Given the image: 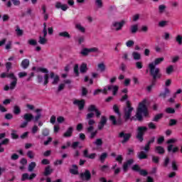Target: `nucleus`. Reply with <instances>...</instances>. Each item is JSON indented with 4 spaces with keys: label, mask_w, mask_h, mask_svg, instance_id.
<instances>
[{
    "label": "nucleus",
    "mask_w": 182,
    "mask_h": 182,
    "mask_svg": "<svg viewBox=\"0 0 182 182\" xmlns=\"http://www.w3.org/2000/svg\"><path fill=\"white\" fill-rule=\"evenodd\" d=\"M163 60H164V58H159L155 59L154 62L149 64L150 73L151 76H153L154 79H157V77H161V74H160V69L159 68H156V66H157V65H160Z\"/></svg>",
    "instance_id": "1"
},
{
    "label": "nucleus",
    "mask_w": 182,
    "mask_h": 182,
    "mask_svg": "<svg viewBox=\"0 0 182 182\" xmlns=\"http://www.w3.org/2000/svg\"><path fill=\"white\" fill-rule=\"evenodd\" d=\"M148 103L149 102L147 100H144L139 103L136 111V119H138V120H141L143 116L146 117L149 114V112L147 111Z\"/></svg>",
    "instance_id": "2"
},
{
    "label": "nucleus",
    "mask_w": 182,
    "mask_h": 182,
    "mask_svg": "<svg viewBox=\"0 0 182 182\" xmlns=\"http://www.w3.org/2000/svg\"><path fill=\"white\" fill-rule=\"evenodd\" d=\"M107 90H112V94L115 96L116 93L119 90V87L117 85H109L105 87L103 90L97 89L94 91V95H99V93H103L104 95H107Z\"/></svg>",
    "instance_id": "3"
},
{
    "label": "nucleus",
    "mask_w": 182,
    "mask_h": 182,
    "mask_svg": "<svg viewBox=\"0 0 182 182\" xmlns=\"http://www.w3.org/2000/svg\"><path fill=\"white\" fill-rule=\"evenodd\" d=\"M1 77L4 78V77H10V79L13 80V82L10 84V87L9 85H6L4 87V90H9V89H15V86H16V82L18 80H16V77H15V75H14V73H3L1 74Z\"/></svg>",
    "instance_id": "4"
},
{
    "label": "nucleus",
    "mask_w": 182,
    "mask_h": 182,
    "mask_svg": "<svg viewBox=\"0 0 182 182\" xmlns=\"http://www.w3.org/2000/svg\"><path fill=\"white\" fill-rule=\"evenodd\" d=\"M33 70H36V72H41V73H46L44 76V82L43 85H46L47 83H49V75L48 73H49V71L48 69L42 67H33Z\"/></svg>",
    "instance_id": "5"
},
{
    "label": "nucleus",
    "mask_w": 182,
    "mask_h": 182,
    "mask_svg": "<svg viewBox=\"0 0 182 182\" xmlns=\"http://www.w3.org/2000/svg\"><path fill=\"white\" fill-rule=\"evenodd\" d=\"M46 35H48V30L46 29V23H44L43 36H40L38 41V43H40V45H45L46 42H48V39H46Z\"/></svg>",
    "instance_id": "6"
},
{
    "label": "nucleus",
    "mask_w": 182,
    "mask_h": 182,
    "mask_svg": "<svg viewBox=\"0 0 182 182\" xmlns=\"http://www.w3.org/2000/svg\"><path fill=\"white\" fill-rule=\"evenodd\" d=\"M133 112V107L130 106V102H127V107L124 108V119L125 120H129L130 116Z\"/></svg>",
    "instance_id": "7"
},
{
    "label": "nucleus",
    "mask_w": 182,
    "mask_h": 182,
    "mask_svg": "<svg viewBox=\"0 0 182 182\" xmlns=\"http://www.w3.org/2000/svg\"><path fill=\"white\" fill-rule=\"evenodd\" d=\"M147 132V127H138L136 139H138L139 141H143V136L144 135V132Z\"/></svg>",
    "instance_id": "8"
},
{
    "label": "nucleus",
    "mask_w": 182,
    "mask_h": 182,
    "mask_svg": "<svg viewBox=\"0 0 182 182\" xmlns=\"http://www.w3.org/2000/svg\"><path fill=\"white\" fill-rule=\"evenodd\" d=\"M126 23V21L122 20L120 22H114L112 23V26L115 31H120Z\"/></svg>",
    "instance_id": "9"
},
{
    "label": "nucleus",
    "mask_w": 182,
    "mask_h": 182,
    "mask_svg": "<svg viewBox=\"0 0 182 182\" xmlns=\"http://www.w3.org/2000/svg\"><path fill=\"white\" fill-rule=\"evenodd\" d=\"M132 170H134V171H138L141 176H146L147 174L146 170H140V166L136 164L132 166Z\"/></svg>",
    "instance_id": "10"
},
{
    "label": "nucleus",
    "mask_w": 182,
    "mask_h": 182,
    "mask_svg": "<svg viewBox=\"0 0 182 182\" xmlns=\"http://www.w3.org/2000/svg\"><path fill=\"white\" fill-rule=\"evenodd\" d=\"M36 177V173H31L30 176L28 173H23L21 177V181H25V180H33Z\"/></svg>",
    "instance_id": "11"
},
{
    "label": "nucleus",
    "mask_w": 182,
    "mask_h": 182,
    "mask_svg": "<svg viewBox=\"0 0 182 182\" xmlns=\"http://www.w3.org/2000/svg\"><path fill=\"white\" fill-rule=\"evenodd\" d=\"M50 77L53 79V85H58V83H59V75H55L54 73H50Z\"/></svg>",
    "instance_id": "12"
},
{
    "label": "nucleus",
    "mask_w": 182,
    "mask_h": 182,
    "mask_svg": "<svg viewBox=\"0 0 182 182\" xmlns=\"http://www.w3.org/2000/svg\"><path fill=\"white\" fill-rule=\"evenodd\" d=\"M88 112H95L97 117H100V111L95 105H90L88 107Z\"/></svg>",
    "instance_id": "13"
},
{
    "label": "nucleus",
    "mask_w": 182,
    "mask_h": 182,
    "mask_svg": "<svg viewBox=\"0 0 182 182\" xmlns=\"http://www.w3.org/2000/svg\"><path fill=\"white\" fill-rule=\"evenodd\" d=\"M73 103L74 105H77V106H78L80 110H82L83 107H85V100H74Z\"/></svg>",
    "instance_id": "14"
},
{
    "label": "nucleus",
    "mask_w": 182,
    "mask_h": 182,
    "mask_svg": "<svg viewBox=\"0 0 182 182\" xmlns=\"http://www.w3.org/2000/svg\"><path fill=\"white\" fill-rule=\"evenodd\" d=\"M107 122V119L106 118V117H102L101 120L98 124V129L100 130H102V129L105 127V124H106Z\"/></svg>",
    "instance_id": "15"
},
{
    "label": "nucleus",
    "mask_w": 182,
    "mask_h": 182,
    "mask_svg": "<svg viewBox=\"0 0 182 182\" xmlns=\"http://www.w3.org/2000/svg\"><path fill=\"white\" fill-rule=\"evenodd\" d=\"M130 134H125L124 132H121L119 134V137H121L122 139H124V140L122 141V143H126V141H127V140H129V139H130Z\"/></svg>",
    "instance_id": "16"
},
{
    "label": "nucleus",
    "mask_w": 182,
    "mask_h": 182,
    "mask_svg": "<svg viewBox=\"0 0 182 182\" xmlns=\"http://www.w3.org/2000/svg\"><path fill=\"white\" fill-rule=\"evenodd\" d=\"M55 8L58 9H62V11H66L69 7L66 4H62L60 2H57L55 4Z\"/></svg>",
    "instance_id": "17"
},
{
    "label": "nucleus",
    "mask_w": 182,
    "mask_h": 182,
    "mask_svg": "<svg viewBox=\"0 0 182 182\" xmlns=\"http://www.w3.org/2000/svg\"><path fill=\"white\" fill-rule=\"evenodd\" d=\"M134 161L133 159H129L125 164H124V166H123L124 171H127L129 166H132V164H133Z\"/></svg>",
    "instance_id": "18"
},
{
    "label": "nucleus",
    "mask_w": 182,
    "mask_h": 182,
    "mask_svg": "<svg viewBox=\"0 0 182 182\" xmlns=\"http://www.w3.org/2000/svg\"><path fill=\"white\" fill-rule=\"evenodd\" d=\"M132 58L134 60H140L141 59V55L139 52L134 51L132 53Z\"/></svg>",
    "instance_id": "19"
},
{
    "label": "nucleus",
    "mask_w": 182,
    "mask_h": 182,
    "mask_svg": "<svg viewBox=\"0 0 182 182\" xmlns=\"http://www.w3.org/2000/svg\"><path fill=\"white\" fill-rule=\"evenodd\" d=\"M69 85L70 84V80H66L64 81V83H61L58 86V92H60V90H63V89H65V85Z\"/></svg>",
    "instance_id": "20"
},
{
    "label": "nucleus",
    "mask_w": 182,
    "mask_h": 182,
    "mask_svg": "<svg viewBox=\"0 0 182 182\" xmlns=\"http://www.w3.org/2000/svg\"><path fill=\"white\" fill-rule=\"evenodd\" d=\"M81 178L84 180H89L90 178V172L87 170L84 173H81Z\"/></svg>",
    "instance_id": "21"
},
{
    "label": "nucleus",
    "mask_w": 182,
    "mask_h": 182,
    "mask_svg": "<svg viewBox=\"0 0 182 182\" xmlns=\"http://www.w3.org/2000/svg\"><path fill=\"white\" fill-rule=\"evenodd\" d=\"M73 133V127H70L65 133L63 134L64 137H70L72 136V134Z\"/></svg>",
    "instance_id": "22"
},
{
    "label": "nucleus",
    "mask_w": 182,
    "mask_h": 182,
    "mask_svg": "<svg viewBox=\"0 0 182 182\" xmlns=\"http://www.w3.org/2000/svg\"><path fill=\"white\" fill-rule=\"evenodd\" d=\"M154 142V138H152L144 148H141V150H145V151H149L150 150V144Z\"/></svg>",
    "instance_id": "23"
},
{
    "label": "nucleus",
    "mask_w": 182,
    "mask_h": 182,
    "mask_svg": "<svg viewBox=\"0 0 182 182\" xmlns=\"http://www.w3.org/2000/svg\"><path fill=\"white\" fill-rule=\"evenodd\" d=\"M23 119L26 120V122L29 123V122H31V120L33 119V115H32V114H25L23 116Z\"/></svg>",
    "instance_id": "24"
},
{
    "label": "nucleus",
    "mask_w": 182,
    "mask_h": 182,
    "mask_svg": "<svg viewBox=\"0 0 182 182\" xmlns=\"http://www.w3.org/2000/svg\"><path fill=\"white\" fill-rule=\"evenodd\" d=\"M84 157H87V159H93L95 157H96V154H91L89 155L87 153V150L84 151Z\"/></svg>",
    "instance_id": "25"
},
{
    "label": "nucleus",
    "mask_w": 182,
    "mask_h": 182,
    "mask_svg": "<svg viewBox=\"0 0 182 182\" xmlns=\"http://www.w3.org/2000/svg\"><path fill=\"white\" fill-rule=\"evenodd\" d=\"M106 70V65H105L104 63H100L97 65V70H100V72H105Z\"/></svg>",
    "instance_id": "26"
},
{
    "label": "nucleus",
    "mask_w": 182,
    "mask_h": 182,
    "mask_svg": "<svg viewBox=\"0 0 182 182\" xmlns=\"http://www.w3.org/2000/svg\"><path fill=\"white\" fill-rule=\"evenodd\" d=\"M80 71L81 73H85L87 71V65L86 63H82L80 67Z\"/></svg>",
    "instance_id": "27"
},
{
    "label": "nucleus",
    "mask_w": 182,
    "mask_h": 182,
    "mask_svg": "<svg viewBox=\"0 0 182 182\" xmlns=\"http://www.w3.org/2000/svg\"><path fill=\"white\" fill-rule=\"evenodd\" d=\"M178 151V148L177 146H173V144H170L168 146V151H172L173 153H176V151Z\"/></svg>",
    "instance_id": "28"
},
{
    "label": "nucleus",
    "mask_w": 182,
    "mask_h": 182,
    "mask_svg": "<svg viewBox=\"0 0 182 182\" xmlns=\"http://www.w3.org/2000/svg\"><path fill=\"white\" fill-rule=\"evenodd\" d=\"M41 112V109L36 110V113H37V115L34 118V122H38V120H39L41 119V117L42 116V114Z\"/></svg>",
    "instance_id": "29"
},
{
    "label": "nucleus",
    "mask_w": 182,
    "mask_h": 182,
    "mask_svg": "<svg viewBox=\"0 0 182 182\" xmlns=\"http://www.w3.org/2000/svg\"><path fill=\"white\" fill-rule=\"evenodd\" d=\"M21 66L23 69H26L29 66V60L25 59L21 62Z\"/></svg>",
    "instance_id": "30"
},
{
    "label": "nucleus",
    "mask_w": 182,
    "mask_h": 182,
    "mask_svg": "<svg viewBox=\"0 0 182 182\" xmlns=\"http://www.w3.org/2000/svg\"><path fill=\"white\" fill-rule=\"evenodd\" d=\"M138 157L140 160H143V159H147V155L144 151H141V152L138 153Z\"/></svg>",
    "instance_id": "31"
},
{
    "label": "nucleus",
    "mask_w": 182,
    "mask_h": 182,
    "mask_svg": "<svg viewBox=\"0 0 182 182\" xmlns=\"http://www.w3.org/2000/svg\"><path fill=\"white\" fill-rule=\"evenodd\" d=\"M168 95H170V90H168V88H166L165 91L160 94V96L164 99Z\"/></svg>",
    "instance_id": "32"
},
{
    "label": "nucleus",
    "mask_w": 182,
    "mask_h": 182,
    "mask_svg": "<svg viewBox=\"0 0 182 182\" xmlns=\"http://www.w3.org/2000/svg\"><path fill=\"white\" fill-rule=\"evenodd\" d=\"M71 174H77L79 172L77 171V166L73 165V168L70 170Z\"/></svg>",
    "instance_id": "33"
},
{
    "label": "nucleus",
    "mask_w": 182,
    "mask_h": 182,
    "mask_svg": "<svg viewBox=\"0 0 182 182\" xmlns=\"http://www.w3.org/2000/svg\"><path fill=\"white\" fill-rule=\"evenodd\" d=\"M75 28H76V29H77L78 31H80V32L85 33V27H83V26H82V24H80V23H77V24L75 25Z\"/></svg>",
    "instance_id": "34"
},
{
    "label": "nucleus",
    "mask_w": 182,
    "mask_h": 182,
    "mask_svg": "<svg viewBox=\"0 0 182 182\" xmlns=\"http://www.w3.org/2000/svg\"><path fill=\"white\" fill-rule=\"evenodd\" d=\"M171 167L174 171H177V170H178V165L177 164V161H173L171 163Z\"/></svg>",
    "instance_id": "35"
},
{
    "label": "nucleus",
    "mask_w": 182,
    "mask_h": 182,
    "mask_svg": "<svg viewBox=\"0 0 182 182\" xmlns=\"http://www.w3.org/2000/svg\"><path fill=\"white\" fill-rule=\"evenodd\" d=\"M16 33L17 36H22V35H23V31L21 30L19 26H17L16 27Z\"/></svg>",
    "instance_id": "36"
},
{
    "label": "nucleus",
    "mask_w": 182,
    "mask_h": 182,
    "mask_svg": "<svg viewBox=\"0 0 182 182\" xmlns=\"http://www.w3.org/2000/svg\"><path fill=\"white\" fill-rule=\"evenodd\" d=\"M139 29V26L137 24L132 25L131 26V32L132 33H136Z\"/></svg>",
    "instance_id": "37"
},
{
    "label": "nucleus",
    "mask_w": 182,
    "mask_h": 182,
    "mask_svg": "<svg viewBox=\"0 0 182 182\" xmlns=\"http://www.w3.org/2000/svg\"><path fill=\"white\" fill-rule=\"evenodd\" d=\"M52 168H50V166H47L46 168L44 176H49L52 173Z\"/></svg>",
    "instance_id": "38"
},
{
    "label": "nucleus",
    "mask_w": 182,
    "mask_h": 182,
    "mask_svg": "<svg viewBox=\"0 0 182 182\" xmlns=\"http://www.w3.org/2000/svg\"><path fill=\"white\" fill-rule=\"evenodd\" d=\"M156 153H159V154H163L164 153V148L161 147V146H156Z\"/></svg>",
    "instance_id": "39"
},
{
    "label": "nucleus",
    "mask_w": 182,
    "mask_h": 182,
    "mask_svg": "<svg viewBox=\"0 0 182 182\" xmlns=\"http://www.w3.org/2000/svg\"><path fill=\"white\" fill-rule=\"evenodd\" d=\"M81 55H82V56H87V55H89V53H90V52L89 51V48H83L81 52H80Z\"/></svg>",
    "instance_id": "40"
},
{
    "label": "nucleus",
    "mask_w": 182,
    "mask_h": 182,
    "mask_svg": "<svg viewBox=\"0 0 182 182\" xmlns=\"http://www.w3.org/2000/svg\"><path fill=\"white\" fill-rule=\"evenodd\" d=\"M107 157V153H102V155L100 156V160L101 163H105V160H106V158Z\"/></svg>",
    "instance_id": "41"
},
{
    "label": "nucleus",
    "mask_w": 182,
    "mask_h": 182,
    "mask_svg": "<svg viewBox=\"0 0 182 182\" xmlns=\"http://www.w3.org/2000/svg\"><path fill=\"white\" fill-rule=\"evenodd\" d=\"M60 36H63V38H70V35H69V33L66 31H63L59 33Z\"/></svg>",
    "instance_id": "42"
},
{
    "label": "nucleus",
    "mask_w": 182,
    "mask_h": 182,
    "mask_svg": "<svg viewBox=\"0 0 182 182\" xmlns=\"http://www.w3.org/2000/svg\"><path fill=\"white\" fill-rule=\"evenodd\" d=\"M90 53H97L99 52V48L96 47L88 48Z\"/></svg>",
    "instance_id": "43"
},
{
    "label": "nucleus",
    "mask_w": 182,
    "mask_h": 182,
    "mask_svg": "<svg viewBox=\"0 0 182 182\" xmlns=\"http://www.w3.org/2000/svg\"><path fill=\"white\" fill-rule=\"evenodd\" d=\"M35 167H36V164L35 162H31L28 166V171H33Z\"/></svg>",
    "instance_id": "44"
},
{
    "label": "nucleus",
    "mask_w": 182,
    "mask_h": 182,
    "mask_svg": "<svg viewBox=\"0 0 182 182\" xmlns=\"http://www.w3.org/2000/svg\"><path fill=\"white\" fill-rule=\"evenodd\" d=\"M14 114H19V113H21V108L17 105L14 106Z\"/></svg>",
    "instance_id": "45"
},
{
    "label": "nucleus",
    "mask_w": 182,
    "mask_h": 182,
    "mask_svg": "<svg viewBox=\"0 0 182 182\" xmlns=\"http://www.w3.org/2000/svg\"><path fill=\"white\" fill-rule=\"evenodd\" d=\"M174 70V67L173 65H170L166 68L167 75H170Z\"/></svg>",
    "instance_id": "46"
},
{
    "label": "nucleus",
    "mask_w": 182,
    "mask_h": 182,
    "mask_svg": "<svg viewBox=\"0 0 182 182\" xmlns=\"http://www.w3.org/2000/svg\"><path fill=\"white\" fill-rule=\"evenodd\" d=\"M176 41L178 45H182V35H178L176 38Z\"/></svg>",
    "instance_id": "47"
},
{
    "label": "nucleus",
    "mask_w": 182,
    "mask_h": 182,
    "mask_svg": "<svg viewBox=\"0 0 182 182\" xmlns=\"http://www.w3.org/2000/svg\"><path fill=\"white\" fill-rule=\"evenodd\" d=\"M166 6L164 5H160L159 6V14H163L165 11H166Z\"/></svg>",
    "instance_id": "48"
},
{
    "label": "nucleus",
    "mask_w": 182,
    "mask_h": 182,
    "mask_svg": "<svg viewBox=\"0 0 182 182\" xmlns=\"http://www.w3.org/2000/svg\"><path fill=\"white\" fill-rule=\"evenodd\" d=\"M136 69H143V63L140 61H138L135 63Z\"/></svg>",
    "instance_id": "49"
},
{
    "label": "nucleus",
    "mask_w": 182,
    "mask_h": 182,
    "mask_svg": "<svg viewBox=\"0 0 182 182\" xmlns=\"http://www.w3.org/2000/svg\"><path fill=\"white\" fill-rule=\"evenodd\" d=\"M161 117H163V114H156L154 118V122H158Z\"/></svg>",
    "instance_id": "50"
},
{
    "label": "nucleus",
    "mask_w": 182,
    "mask_h": 182,
    "mask_svg": "<svg viewBox=\"0 0 182 182\" xmlns=\"http://www.w3.org/2000/svg\"><path fill=\"white\" fill-rule=\"evenodd\" d=\"M95 4L97 8H102V6H103V2L102 1V0H96Z\"/></svg>",
    "instance_id": "51"
},
{
    "label": "nucleus",
    "mask_w": 182,
    "mask_h": 182,
    "mask_svg": "<svg viewBox=\"0 0 182 182\" xmlns=\"http://www.w3.org/2000/svg\"><path fill=\"white\" fill-rule=\"evenodd\" d=\"M101 171L106 173L109 171V166L107 165H104L100 168Z\"/></svg>",
    "instance_id": "52"
},
{
    "label": "nucleus",
    "mask_w": 182,
    "mask_h": 182,
    "mask_svg": "<svg viewBox=\"0 0 182 182\" xmlns=\"http://www.w3.org/2000/svg\"><path fill=\"white\" fill-rule=\"evenodd\" d=\"M166 113L173 114L176 112V110H174V108L168 107L166 109Z\"/></svg>",
    "instance_id": "53"
},
{
    "label": "nucleus",
    "mask_w": 182,
    "mask_h": 182,
    "mask_svg": "<svg viewBox=\"0 0 182 182\" xmlns=\"http://www.w3.org/2000/svg\"><path fill=\"white\" fill-rule=\"evenodd\" d=\"M109 120H111L112 124H117V121H116V118L114 117V116L111 115L109 117Z\"/></svg>",
    "instance_id": "54"
},
{
    "label": "nucleus",
    "mask_w": 182,
    "mask_h": 182,
    "mask_svg": "<svg viewBox=\"0 0 182 182\" xmlns=\"http://www.w3.org/2000/svg\"><path fill=\"white\" fill-rule=\"evenodd\" d=\"M127 47V48H132V46H133V45H134V41H128L126 43Z\"/></svg>",
    "instance_id": "55"
},
{
    "label": "nucleus",
    "mask_w": 182,
    "mask_h": 182,
    "mask_svg": "<svg viewBox=\"0 0 182 182\" xmlns=\"http://www.w3.org/2000/svg\"><path fill=\"white\" fill-rule=\"evenodd\" d=\"M74 72L77 76L79 75V65L77 64L74 66Z\"/></svg>",
    "instance_id": "56"
},
{
    "label": "nucleus",
    "mask_w": 182,
    "mask_h": 182,
    "mask_svg": "<svg viewBox=\"0 0 182 182\" xmlns=\"http://www.w3.org/2000/svg\"><path fill=\"white\" fill-rule=\"evenodd\" d=\"M28 43H29V45H32L33 46H35V45H36L38 43V42H36V40L30 39V40H28Z\"/></svg>",
    "instance_id": "57"
},
{
    "label": "nucleus",
    "mask_w": 182,
    "mask_h": 182,
    "mask_svg": "<svg viewBox=\"0 0 182 182\" xmlns=\"http://www.w3.org/2000/svg\"><path fill=\"white\" fill-rule=\"evenodd\" d=\"M167 25V21H160L159 23V26H161V28H163L164 26H166Z\"/></svg>",
    "instance_id": "58"
},
{
    "label": "nucleus",
    "mask_w": 182,
    "mask_h": 182,
    "mask_svg": "<svg viewBox=\"0 0 182 182\" xmlns=\"http://www.w3.org/2000/svg\"><path fill=\"white\" fill-rule=\"evenodd\" d=\"M102 143L103 142L102 141V139H98L95 141V144H96L97 146H102Z\"/></svg>",
    "instance_id": "59"
},
{
    "label": "nucleus",
    "mask_w": 182,
    "mask_h": 182,
    "mask_svg": "<svg viewBox=\"0 0 182 182\" xmlns=\"http://www.w3.org/2000/svg\"><path fill=\"white\" fill-rule=\"evenodd\" d=\"M12 139H18V134H16V131H13L11 133Z\"/></svg>",
    "instance_id": "60"
},
{
    "label": "nucleus",
    "mask_w": 182,
    "mask_h": 182,
    "mask_svg": "<svg viewBox=\"0 0 182 182\" xmlns=\"http://www.w3.org/2000/svg\"><path fill=\"white\" fill-rule=\"evenodd\" d=\"M124 86H129L130 85V79L126 78L124 82Z\"/></svg>",
    "instance_id": "61"
},
{
    "label": "nucleus",
    "mask_w": 182,
    "mask_h": 182,
    "mask_svg": "<svg viewBox=\"0 0 182 182\" xmlns=\"http://www.w3.org/2000/svg\"><path fill=\"white\" fill-rule=\"evenodd\" d=\"M148 127H149L150 129H156V124H154V123L153 122H150L149 124H148Z\"/></svg>",
    "instance_id": "62"
},
{
    "label": "nucleus",
    "mask_w": 182,
    "mask_h": 182,
    "mask_svg": "<svg viewBox=\"0 0 182 182\" xmlns=\"http://www.w3.org/2000/svg\"><path fill=\"white\" fill-rule=\"evenodd\" d=\"M43 134L44 136H49V129H44L43 130Z\"/></svg>",
    "instance_id": "63"
},
{
    "label": "nucleus",
    "mask_w": 182,
    "mask_h": 182,
    "mask_svg": "<svg viewBox=\"0 0 182 182\" xmlns=\"http://www.w3.org/2000/svg\"><path fill=\"white\" fill-rule=\"evenodd\" d=\"M26 75H28V74L25 72L19 73H18V77H20V78L25 77V76H26Z\"/></svg>",
    "instance_id": "64"
}]
</instances>
